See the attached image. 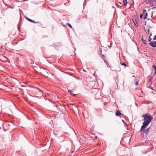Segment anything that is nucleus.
<instances>
[{"mask_svg": "<svg viewBox=\"0 0 156 156\" xmlns=\"http://www.w3.org/2000/svg\"><path fill=\"white\" fill-rule=\"evenodd\" d=\"M142 14L144 16L143 19H146L147 18V13L146 12V10H143Z\"/></svg>", "mask_w": 156, "mask_h": 156, "instance_id": "nucleus-2", "label": "nucleus"}, {"mask_svg": "<svg viewBox=\"0 0 156 156\" xmlns=\"http://www.w3.org/2000/svg\"><path fill=\"white\" fill-rule=\"evenodd\" d=\"M153 40H156V35L154 37Z\"/></svg>", "mask_w": 156, "mask_h": 156, "instance_id": "nucleus-17", "label": "nucleus"}, {"mask_svg": "<svg viewBox=\"0 0 156 156\" xmlns=\"http://www.w3.org/2000/svg\"><path fill=\"white\" fill-rule=\"evenodd\" d=\"M37 90H38L39 91H41L40 90L38 87L36 88Z\"/></svg>", "mask_w": 156, "mask_h": 156, "instance_id": "nucleus-22", "label": "nucleus"}, {"mask_svg": "<svg viewBox=\"0 0 156 156\" xmlns=\"http://www.w3.org/2000/svg\"><path fill=\"white\" fill-rule=\"evenodd\" d=\"M153 68L155 69V73H156V66L155 65H154L153 66Z\"/></svg>", "mask_w": 156, "mask_h": 156, "instance_id": "nucleus-14", "label": "nucleus"}, {"mask_svg": "<svg viewBox=\"0 0 156 156\" xmlns=\"http://www.w3.org/2000/svg\"><path fill=\"white\" fill-rule=\"evenodd\" d=\"M151 35V34L150 36Z\"/></svg>", "mask_w": 156, "mask_h": 156, "instance_id": "nucleus-28", "label": "nucleus"}, {"mask_svg": "<svg viewBox=\"0 0 156 156\" xmlns=\"http://www.w3.org/2000/svg\"><path fill=\"white\" fill-rule=\"evenodd\" d=\"M150 127H149L147 128L146 129H143V130L142 131H144V133L145 134V135L147 134L149 132V131L150 130Z\"/></svg>", "mask_w": 156, "mask_h": 156, "instance_id": "nucleus-4", "label": "nucleus"}, {"mask_svg": "<svg viewBox=\"0 0 156 156\" xmlns=\"http://www.w3.org/2000/svg\"><path fill=\"white\" fill-rule=\"evenodd\" d=\"M133 23L134 24V25L136 26H138V23L137 21H136V20H135L134 21H133Z\"/></svg>", "mask_w": 156, "mask_h": 156, "instance_id": "nucleus-9", "label": "nucleus"}, {"mask_svg": "<svg viewBox=\"0 0 156 156\" xmlns=\"http://www.w3.org/2000/svg\"><path fill=\"white\" fill-rule=\"evenodd\" d=\"M122 122H123V123H124V124L126 125H127V124L126 123V122H125V121H124V120H122Z\"/></svg>", "mask_w": 156, "mask_h": 156, "instance_id": "nucleus-15", "label": "nucleus"}, {"mask_svg": "<svg viewBox=\"0 0 156 156\" xmlns=\"http://www.w3.org/2000/svg\"><path fill=\"white\" fill-rule=\"evenodd\" d=\"M1 56H2V55H1V57H0V58H1V57H2Z\"/></svg>", "mask_w": 156, "mask_h": 156, "instance_id": "nucleus-27", "label": "nucleus"}, {"mask_svg": "<svg viewBox=\"0 0 156 156\" xmlns=\"http://www.w3.org/2000/svg\"><path fill=\"white\" fill-rule=\"evenodd\" d=\"M117 4H122V3L120 2H118Z\"/></svg>", "mask_w": 156, "mask_h": 156, "instance_id": "nucleus-23", "label": "nucleus"}, {"mask_svg": "<svg viewBox=\"0 0 156 156\" xmlns=\"http://www.w3.org/2000/svg\"><path fill=\"white\" fill-rule=\"evenodd\" d=\"M115 115L116 116H119L122 115V113L119 111L116 112Z\"/></svg>", "mask_w": 156, "mask_h": 156, "instance_id": "nucleus-5", "label": "nucleus"}, {"mask_svg": "<svg viewBox=\"0 0 156 156\" xmlns=\"http://www.w3.org/2000/svg\"><path fill=\"white\" fill-rule=\"evenodd\" d=\"M3 128L4 131H6L7 130V128L6 126L5 127L4 125H3Z\"/></svg>", "mask_w": 156, "mask_h": 156, "instance_id": "nucleus-10", "label": "nucleus"}, {"mask_svg": "<svg viewBox=\"0 0 156 156\" xmlns=\"http://www.w3.org/2000/svg\"><path fill=\"white\" fill-rule=\"evenodd\" d=\"M152 77H151L150 78V79H149V81H150V82H151V80H152Z\"/></svg>", "mask_w": 156, "mask_h": 156, "instance_id": "nucleus-18", "label": "nucleus"}, {"mask_svg": "<svg viewBox=\"0 0 156 156\" xmlns=\"http://www.w3.org/2000/svg\"><path fill=\"white\" fill-rule=\"evenodd\" d=\"M73 95L74 96H76V94H73Z\"/></svg>", "mask_w": 156, "mask_h": 156, "instance_id": "nucleus-25", "label": "nucleus"}, {"mask_svg": "<svg viewBox=\"0 0 156 156\" xmlns=\"http://www.w3.org/2000/svg\"><path fill=\"white\" fill-rule=\"evenodd\" d=\"M144 16L143 14H141L140 15V18L141 19L142 18L143 16Z\"/></svg>", "mask_w": 156, "mask_h": 156, "instance_id": "nucleus-16", "label": "nucleus"}, {"mask_svg": "<svg viewBox=\"0 0 156 156\" xmlns=\"http://www.w3.org/2000/svg\"><path fill=\"white\" fill-rule=\"evenodd\" d=\"M150 45L153 47H156V41H151L150 43Z\"/></svg>", "mask_w": 156, "mask_h": 156, "instance_id": "nucleus-3", "label": "nucleus"}, {"mask_svg": "<svg viewBox=\"0 0 156 156\" xmlns=\"http://www.w3.org/2000/svg\"><path fill=\"white\" fill-rule=\"evenodd\" d=\"M27 0H23V2H25L27 1Z\"/></svg>", "mask_w": 156, "mask_h": 156, "instance_id": "nucleus-26", "label": "nucleus"}, {"mask_svg": "<svg viewBox=\"0 0 156 156\" xmlns=\"http://www.w3.org/2000/svg\"><path fill=\"white\" fill-rule=\"evenodd\" d=\"M141 40L144 44L146 45L147 44L146 43V40H144L143 38H142L141 39Z\"/></svg>", "mask_w": 156, "mask_h": 156, "instance_id": "nucleus-7", "label": "nucleus"}, {"mask_svg": "<svg viewBox=\"0 0 156 156\" xmlns=\"http://www.w3.org/2000/svg\"><path fill=\"white\" fill-rule=\"evenodd\" d=\"M67 25L70 28H72V26L69 23H67Z\"/></svg>", "mask_w": 156, "mask_h": 156, "instance_id": "nucleus-12", "label": "nucleus"}, {"mask_svg": "<svg viewBox=\"0 0 156 156\" xmlns=\"http://www.w3.org/2000/svg\"><path fill=\"white\" fill-rule=\"evenodd\" d=\"M149 40V41H151V38L150 37V38H149V40Z\"/></svg>", "mask_w": 156, "mask_h": 156, "instance_id": "nucleus-24", "label": "nucleus"}, {"mask_svg": "<svg viewBox=\"0 0 156 156\" xmlns=\"http://www.w3.org/2000/svg\"><path fill=\"white\" fill-rule=\"evenodd\" d=\"M150 33V31H149V30H148V31H147V34H149Z\"/></svg>", "mask_w": 156, "mask_h": 156, "instance_id": "nucleus-20", "label": "nucleus"}, {"mask_svg": "<svg viewBox=\"0 0 156 156\" xmlns=\"http://www.w3.org/2000/svg\"><path fill=\"white\" fill-rule=\"evenodd\" d=\"M106 64L108 67H110V66H109V64L108 62H107V63Z\"/></svg>", "mask_w": 156, "mask_h": 156, "instance_id": "nucleus-21", "label": "nucleus"}, {"mask_svg": "<svg viewBox=\"0 0 156 156\" xmlns=\"http://www.w3.org/2000/svg\"><path fill=\"white\" fill-rule=\"evenodd\" d=\"M123 2L125 5H126L128 3L127 0H123Z\"/></svg>", "mask_w": 156, "mask_h": 156, "instance_id": "nucleus-8", "label": "nucleus"}, {"mask_svg": "<svg viewBox=\"0 0 156 156\" xmlns=\"http://www.w3.org/2000/svg\"><path fill=\"white\" fill-rule=\"evenodd\" d=\"M148 114H144L142 115V117L144 118V122L143 123V125L142 126L141 129L140 130V132H141L144 129L146 128L150 123L152 120L153 119V116L151 115H148Z\"/></svg>", "mask_w": 156, "mask_h": 156, "instance_id": "nucleus-1", "label": "nucleus"}, {"mask_svg": "<svg viewBox=\"0 0 156 156\" xmlns=\"http://www.w3.org/2000/svg\"><path fill=\"white\" fill-rule=\"evenodd\" d=\"M0 78L1 79V77H0Z\"/></svg>", "mask_w": 156, "mask_h": 156, "instance_id": "nucleus-29", "label": "nucleus"}, {"mask_svg": "<svg viewBox=\"0 0 156 156\" xmlns=\"http://www.w3.org/2000/svg\"><path fill=\"white\" fill-rule=\"evenodd\" d=\"M69 92L70 94L72 95V91L70 90H69Z\"/></svg>", "mask_w": 156, "mask_h": 156, "instance_id": "nucleus-13", "label": "nucleus"}, {"mask_svg": "<svg viewBox=\"0 0 156 156\" xmlns=\"http://www.w3.org/2000/svg\"><path fill=\"white\" fill-rule=\"evenodd\" d=\"M26 19L27 20H28L29 21L34 23H38V22H36L34 20H31V19H30L28 18H26Z\"/></svg>", "mask_w": 156, "mask_h": 156, "instance_id": "nucleus-6", "label": "nucleus"}, {"mask_svg": "<svg viewBox=\"0 0 156 156\" xmlns=\"http://www.w3.org/2000/svg\"><path fill=\"white\" fill-rule=\"evenodd\" d=\"M138 82L137 81H136L135 83V85H138Z\"/></svg>", "mask_w": 156, "mask_h": 156, "instance_id": "nucleus-19", "label": "nucleus"}, {"mask_svg": "<svg viewBox=\"0 0 156 156\" xmlns=\"http://www.w3.org/2000/svg\"><path fill=\"white\" fill-rule=\"evenodd\" d=\"M121 64L122 65L124 66H126V64L125 62H121Z\"/></svg>", "mask_w": 156, "mask_h": 156, "instance_id": "nucleus-11", "label": "nucleus"}]
</instances>
